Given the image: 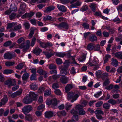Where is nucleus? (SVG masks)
I'll use <instances>...</instances> for the list:
<instances>
[{"mask_svg":"<svg viewBox=\"0 0 122 122\" xmlns=\"http://www.w3.org/2000/svg\"><path fill=\"white\" fill-rule=\"evenodd\" d=\"M46 102L48 105H51V107L55 109L57 107V104L59 102L57 101L56 98H54L50 100H47Z\"/></svg>","mask_w":122,"mask_h":122,"instance_id":"obj_1","label":"nucleus"},{"mask_svg":"<svg viewBox=\"0 0 122 122\" xmlns=\"http://www.w3.org/2000/svg\"><path fill=\"white\" fill-rule=\"evenodd\" d=\"M67 95L68 99H72L71 100V102H73L76 100L79 97L78 94H75L74 93L71 92H69L68 93Z\"/></svg>","mask_w":122,"mask_h":122,"instance_id":"obj_2","label":"nucleus"},{"mask_svg":"<svg viewBox=\"0 0 122 122\" xmlns=\"http://www.w3.org/2000/svg\"><path fill=\"white\" fill-rule=\"evenodd\" d=\"M33 107L31 105H27L25 106L22 109V112L26 114L31 111L33 109Z\"/></svg>","mask_w":122,"mask_h":122,"instance_id":"obj_3","label":"nucleus"},{"mask_svg":"<svg viewBox=\"0 0 122 122\" xmlns=\"http://www.w3.org/2000/svg\"><path fill=\"white\" fill-rule=\"evenodd\" d=\"M15 83L16 82L15 80L11 79L7 80L4 82L5 84L8 85L9 88H10L11 86H14Z\"/></svg>","mask_w":122,"mask_h":122,"instance_id":"obj_4","label":"nucleus"},{"mask_svg":"<svg viewBox=\"0 0 122 122\" xmlns=\"http://www.w3.org/2000/svg\"><path fill=\"white\" fill-rule=\"evenodd\" d=\"M33 101L30 96L27 95L23 99V102L24 103L28 104L32 102Z\"/></svg>","mask_w":122,"mask_h":122,"instance_id":"obj_5","label":"nucleus"},{"mask_svg":"<svg viewBox=\"0 0 122 122\" xmlns=\"http://www.w3.org/2000/svg\"><path fill=\"white\" fill-rule=\"evenodd\" d=\"M13 57H15V56L14 54V55H13L12 54L9 53H6L4 55V57L5 59H11Z\"/></svg>","mask_w":122,"mask_h":122,"instance_id":"obj_6","label":"nucleus"},{"mask_svg":"<svg viewBox=\"0 0 122 122\" xmlns=\"http://www.w3.org/2000/svg\"><path fill=\"white\" fill-rule=\"evenodd\" d=\"M68 72L66 69L64 67H61L60 72V74L61 76H64L67 75Z\"/></svg>","mask_w":122,"mask_h":122,"instance_id":"obj_7","label":"nucleus"},{"mask_svg":"<svg viewBox=\"0 0 122 122\" xmlns=\"http://www.w3.org/2000/svg\"><path fill=\"white\" fill-rule=\"evenodd\" d=\"M54 113L52 111L46 112L45 113V116L46 118H50L54 116Z\"/></svg>","mask_w":122,"mask_h":122,"instance_id":"obj_8","label":"nucleus"},{"mask_svg":"<svg viewBox=\"0 0 122 122\" xmlns=\"http://www.w3.org/2000/svg\"><path fill=\"white\" fill-rule=\"evenodd\" d=\"M33 101L36 100L37 99V95L33 92H30L28 95Z\"/></svg>","mask_w":122,"mask_h":122,"instance_id":"obj_9","label":"nucleus"},{"mask_svg":"<svg viewBox=\"0 0 122 122\" xmlns=\"http://www.w3.org/2000/svg\"><path fill=\"white\" fill-rule=\"evenodd\" d=\"M60 28H63L67 29L69 28V26L68 24L66 22H62L60 23Z\"/></svg>","mask_w":122,"mask_h":122,"instance_id":"obj_10","label":"nucleus"},{"mask_svg":"<svg viewBox=\"0 0 122 122\" xmlns=\"http://www.w3.org/2000/svg\"><path fill=\"white\" fill-rule=\"evenodd\" d=\"M57 6L59 10L61 11L65 12L67 11L66 9L65 6L63 5H60L59 4H57Z\"/></svg>","mask_w":122,"mask_h":122,"instance_id":"obj_11","label":"nucleus"},{"mask_svg":"<svg viewBox=\"0 0 122 122\" xmlns=\"http://www.w3.org/2000/svg\"><path fill=\"white\" fill-rule=\"evenodd\" d=\"M55 8V7L53 6H50L47 7L44 11L46 13L50 12L51 11L53 10Z\"/></svg>","mask_w":122,"mask_h":122,"instance_id":"obj_12","label":"nucleus"},{"mask_svg":"<svg viewBox=\"0 0 122 122\" xmlns=\"http://www.w3.org/2000/svg\"><path fill=\"white\" fill-rule=\"evenodd\" d=\"M22 90L17 91L16 92L12 93V94L11 97L12 98H14L16 97L17 96L20 95L22 93Z\"/></svg>","mask_w":122,"mask_h":122,"instance_id":"obj_13","label":"nucleus"},{"mask_svg":"<svg viewBox=\"0 0 122 122\" xmlns=\"http://www.w3.org/2000/svg\"><path fill=\"white\" fill-rule=\"evenodd\" d=\"M95 45L92 43L88 44L87 46V49L89 51H92L94 49Z\"/></svg>","mask_w":122,"mask_h":122,"instance_id":"obj_14","label":"nucleus"},{"mask_svg":"<svg viewBox=\"0 0 122 122\" xmlns=\"http://www.w3.org/2000/svg\"><path fill=\"white\" fill-rule=\"evenodd\" d=\"M68 78L66 77H63L60 78V81L64 84L67 83L68 81Z\"/></svg>","mask_w":122,"mask_h":122,"instance_id":"obj_15","label":"nucleus"},{"mask_svg":"<svg viewBox=\"0 0 122 122\" xmlns=\"http://www.w3.org/2000/svg\"><path fill=\"white\" fill-rule=\"evenodd\" d=\"M42 51V50L38 48H35L33 51V53L37 55H39Z\"/></svg>","mask_w":122,"mask_h":122,"instance_id":"obj_16","label":"nucleus"},{"mask_svg":"<svg viewBox=\"0 0 122 122\" xmlns=\"http://www.w3.org/2000/svg\"><path fill=\"white\" fill-rule=\"evenodd\" d=\"M25 118L26 120L31 121L33 119V117L31 114H29L25 116Z\"/></svg>","mask_w":122,"mask_h":122,"instance_id":"obj_17","label":"nucleus"},{"mask_svg":"<svg viewBox=\"0 0 122 122\" xmlns=\"http://www.w3.org/2000/svg\"><path fill=\"white\" fill-rule=\"evenodd\" d=\"M66 114V113L65 111H62L58 112L57 113V115L59 117L61 116H65Z\"/></svg>","mask_w":122,"mask_h":122,"instance_id":"obj_18","label":"nucleus"},{"mask_svg":"<svg viewBox=\"0 0 122 122\" xmlns=\"http://www.w3.org/2000/svg\"><path fill=\"white\" fill-rule=\"evenodd\" d=\"M112 64L113 66L116 67L118 65V62L117 60L114 58H112Z\"/></svg>","mask_w":122,"mask_h":122,"instance_id":"obj_19","label":"nucleus"},{"mask_svg":"<svg viewBox=\"0 0 122 122\" xmlns=\"http://www.w3.org/2000/svg\"><path fill=\"white\" fill-rule=\"evenodd\" d=\"M43 53L46 56V57L48 59L50 58L51 56H53L54 54H53L51 52L49 53L48 52L45 51H43Z\"/></svg>","mask_w":122,"mask_h":122,"instance_id":"obj_20","label":"nucleus"},{"mask_svg":"<svg viewBox=\"0 0 122 122\" xmlns=\"http://www.w3.org/2000/svg\"><path fill=\"white\" fill-rule=\"evenodd\" d=\"M115 57L120 59H122V52H118L115 54Z\"/></svg>","mask_w":122,"mask_h":122,"instance_id":"obj_21","label":"nucleus"},{"mask_svg":"<svg viewBox=\"0 0 122 122\" xmlns=\"http://www.w3.org/2000/svg\"><path fill=\"white\" fill-rule=\"evenodd\" d=\"M29 74L27 73H26L24 74L22 76V80L24 81H25L28 79L29 76Z\"/></svg>","mask_w":122,"mask_h":122,"instance_id":"obj_22","label":"nucleus"},{"mask_svg":"<svg viewBox=\"0 0 122 122\" xmlns=\"http://www.w3.org/2000/svg\"><path fill=\"white\" fill-rule=\"evenodd\" d=\"M8 98L6 95H4L3 98L1 100L3 105H5L8 101Z\"/></svg>","mask_w":122,"mask_h":122,"instance_id":"obj_23","label":"nucleus"},{"mask_svg":"<svg viewBox=\"0 0 122 122\" xmlns=\"http://www.w3.org/2000/svg\"><path fill=\"white\" fill-rule=\"evenodd\" d=\"M13 71L12 70L6 69L4 70L3 73L5 74H10L13 73Z\"/></svg>","mask_w":122,"mask_h":122,"instance_id":"obj_24","label":"nucleus"},{"mask_svg":"<svg viewBox=\"0 0 122 122\" xmlns=\"http://www.w3.org/2000/svg\"><path fill=\"white\" fill-rule=\"evenodd\" d=\"M54 54H55L57 56L60 57H63L65 56L66 54L61 52H54Z\"/></svg>","mask_w":122,"mask_h":122,"instance_id":"obj_25","label":"nucleus"},{"mask_svg":"<svg viewBox=\"0 0 122 122\" xmlns=\"http://www.w3.org/2000/svg\"><path fill=\"white\" fill-rule=\"evenodd\" d=\"M108 73H103L101 76V78L103 80H104L105 79L108 77Z\"/></svg>","mask_w":122,"mask_h":122,"instance_id":"obj_26","label":"nucleus"},{"mask_svg":"<svg viewBox=\"0 0 122 122\" xmlns=\"http://www.w3.org/2000/svg\"><path fill=\"white\" fill-rule=\"evenodd\" d=\"M30 88L34 90H36L37 89V85L34 83H33L30 85Z\"/></svg>","mask_w":122,"mask_h":122,"instance_id":"obj_27","label":"nucleus"},{"mask_svg":"<svg viewBox=\"0 0 122 122\" xmlns=\"http://www.w3.org/2000/svg\"><path fill=\"white\" fill-rule=\"evenodd\" d=\"M10 10L11 11H15L17 10V8L15 5H11L10 6Z\"/></svg>","mask_w":122,"mask_h":122,"instance_id":"obj_28","label":"nucleus"},{"mask_svg":"<svg viewBox=\"0 0 122 122\" xmlns=\"http://www.w3.org/2000/svg\"><path fill=\"white\" fill-rule=\"evenodd\" d=\"M15 63V62L14 61H7L6 62L5 65L7 66H13Z\"/></svg>","mask_w":122,"mask_h":122,"instance_id":"obj_29","label":"nucleus"},{"mask_svg":"<svg viewBox=\"0 0 122 122\" xmlns=\"http://www.w3.org/2000/svg\"><path fill=\"white\" fill-rule=\"evenodd\" d=\"M89 39L90 41L93 42L97 40V37L95 35L92 36H89Z\"/></svg>","mask_w":122,"mask_h":122,"instance_id":"obj_30","label":"nucleus"},{"mask_svg":"<svg viewBox=\"0 0 122 122\" xmlns=\"http://www.w3.org/2000/svg\"><path fill=\"white\" fill-rule=\"evenodd\" d=\"M73 87L72 85L71 84H68L65 88L66 91H69Z\"/></svg>","mask_w":122,"mask_h":122,"instance_id":"obj_31","label":"nucleus"},{"mask_svg":"<svg viewBox=\"0 0 122 122\" xmlns=\"http://www.w3.org/2000/svg\"><path fill=\"white\" fill-rule=\"evenodd\" d=\"M108 102L112 104V105H115L117 103L116 101L115 100L112 99L109 100L108 101Z\"/></svg>","mask_w":122,"mask_h":122,"instance_id":"obj_32","label":"nucleus"},{"mask_svg":"<svg viewBox=\"0 0 122 122\" xmlns=\"http://www.w3.org/2000/svg\"><path fill=\"white\" fill-rule=\"evenodd\" d=\"M24 65L23 63H19L18 64L17 66H16L15 68L18 70L21 69L23 67Z\"/></svg>","mask_w":122,"mask_h":122,"instance_id":"obj_33","label":"nucleus"},{"mask_svg":"<svg viewBox=\"0 0 122 122\" xmlns=\"http://www.w3.org/2000/svg\"><path fill=\"white\" fill-rule=\"evenodd\" d=\"M110 106V105L107 103H104L103 106V108L106 109H109Z\"/></svg>","mask_w":122,"mask_h":122,"instance_id":"obj_34","label":"nucleus"},{"mask_svg":"<svg viewBox=\"0 0 122 122\" xmlns=\"http://www.w3.org/2000/svg\"><path fill=\"white\" fill-rule=\"evenodd\" d=\"M12 43V42L11 41H8L5 42L4 43L3 46L5 47L9 46Z\"/></svg>","mask_w":122,"mask_h":122,"instance_id":"obj_35","label":"nucleus"},{"mask_svg":"<svg viewBox=\"0 0 122 122\" xmlns=\"http://www.w3.org/2000/svg\"><path fill=\"white\" fill-rule=\"evenodd\" d=\"M36 38L35 37H33L31 40V43L30 44V46H33L35 43Z\"/></svg>","mask_w":122,"mask_h":122,"instance_id":"obj_36","label":"nucleus"},{"mask_svg":"<svg viewBox=\"0 0 122 122\" xmlns=\"http://www.w3.org/2000/svg\"><path fill=\"white\" fill-rule=\"evenodd\" d=\"M86 55H84L78 59V60L80 62L83 61H84L86 58Z\"/></svg>","mask_w":122,"mask_h":122,"instance_id":"obj_37","label":"nucleus"},{"mask_svg":"<svg viewBox=\"0 0 122 122\" xmlns=\"http://www.w3.org/2000/svg\"><path fill=\"white\" fill-rule=\"evenodd\" d=\"M96 5L94 4H92L90 5V6L92 11L94 12H95L96 10Z\"/></svg>","mask_w":122,"mask_h":122,"instance_id":"obj_38","label":"nucleus"},{"mask_svg":"<svg viewBox=\"0 0 122 122\" xmlns=\"http://www.w3.org/2000/svg\"><path fill=\"white\" fill-rule=\"evenodd\" d=\"M85 113L86 112L84 110L83 108L81 109L79 111V114L80 115H84Z\"/></svg>","mask_w":122,"mask_h":122,"instance_id":"obj_39","label":"nucleus"},{"mask_svg":"<svg viewBox=\"0 0 122 122\" xmlns=\"http://www.w3.org/2000/svg\"><path fill=\"white\" fill-rule=\"evenodd\" d=\"M78 119V117L77 115H74L72 117L71 120L75 122L77 121Z\"/></svg>","mask_w":122,"mask_h":122,"instance_id":"obj_40","label":"nucleus"},{"mask_svg":"<svg viewBox=\"0 0 122 122\" xmlns=\"http://www.w3.org/2000/svg\"><path fill=\"white\" fill-rule=\"evenodd\" d=\"M51 91L50 90H46L44 94L45 96H49L51 94Z\"/></svg>","mask_w":122,"mask_h":122,"instance_id":"obj_41","label":"nucleus"},{"mask_svg":"<svg viewBox=\"0 0 122 122\" xmlns=\"http://www.w3.org/2000/svg\"><path fill=\"white\" fill-rule=\"evenodd\" d=\"M16 25V23H9L8 24V26L7 27V29L13 27L14 26Z\"/></svg>","mask_w":122,"mask_h":122,"instance_id":"obj_42","label":"nucleus"},{"mask_svg":"<svg viewBox=\"0 0 122 122\" xmlns=\"http://www.w3.org/2000/svg\"><path fill=\"white\" fill-rule=\"evenodd\" d=\"M24 25L25 26V27L26 29H28L29 28L30 25L28 21L25 22L24 23Z\"/></svg>","mask_w":122,"mask_h":122,"instance_id":"obj_43","label":"nucleus"},{"mask_svg":"<svg viewBox=\"0 0 122 122\" xmlns=\"http://www.w3.org/2000/svg\"><path fill=\"white\" fill-rule=\"evenodd\" d=\"M82 25L84 28L86 29H88L89 28V24L86 23H83Z\"/></svg>","mask_w":122,"mask_h":122,"instance_id":"obj_44","label":"nucleus"},{"mask_svg":"<svg viewBox=\"0 0 122 122\" xmlns=\"http://www.w3.org/2000/svg\"><path fill=\"white\" fill-rule=\"evenodd\" d=\"M16 14V13H12L9 15V18L10 20H13L15 18Z\"/></svg>","mask_w":122,"mask_h":122,"instance_id":"obj_45","label":"nucleus"},{"mask_svg":"<svg viewBox=\"0 0 122 122\" xmlns=\"http://www.w3.org/2000/svg\"><path fill=\"white\" fill-rule=\"evenodd\" d=\"M95 113L97 115H99V114H104L103 112L100 110H96L95 112Z\"/></svg>","mask_w":122,"mask_h":122,"instance_id":"obj_46","label":"nucleus"},{"mask_svg":"<svg viewBox=\"0 0 122 122\" xmlns=\"http://www.w3.org/2000/svg\"><path fill=\"white\" fill-rule=\"evenodd\" d=\"M59 87V86L57 83H54L52 84V87L54 89H55L56 88H58Z\"/></svg>","mask_w":122,"mask_h":122,"instance_id":"obj_47","label":"nucleus"},{"mask_svg":"<svg viewBox=\"0 0 122 122\" xmlns=\"http://www.w3.org/2000/svg\"><path fill=\"white\" fill-rule=\"evenodd\" d=\"M72 105H70L68 103L66 104V110H68L70 109Z\"/></svg>","mask_w":122,"mask_h":122,"instance_id":"obj_48","label":"nucleus"},{"mask_svg":"<svg viewBox=\"0 0 122 122\" xmlns=\"http://www.w3.org/2000/svg\"><path fill=\"white\" fill-rule=\"evenodd\" d=\"M103 103L102 101H99L96 103V106L97 107H99L102 105Z\"/></svg>","mask_w":122,"mask_h":122,"instance_id":"obj_49","label":"nucleus"},{"mask_svg":"<svg viewBox=\"0 0 122 122\" xmlns=\"http://www.w3.org/2000/svg\"><path fill=\"white\" fill-rule=\"evenodd\" d=\"M52 19V17L51 16H46L44 17L43 19L44 20H50Z\"/></svg>","mask_w":122,"mask_h":122,"instance_id":"obj_50","label":"nucleus"},{"mask_svg":"<svg viewBox=\"0 0 122 122\" xmlns=\"http://www.w3.org/2000/svg\"><path fill=\"white\" fill-rule=\"evenodd\" d=\"M71 113L73 115V116L77 115L78 113L74 109H72L70 111Z\"/></svg>","mask_w":122,"mask_h":122,"instance_id":"obj_51","label":"nucleus"},{"mask_svg":"<svg viewBox=\"0 0 122 122\" xmlns=\"http://www.w3.org/2000/svg\"><path fill=\"white\" fill-rule=\"evenodd\" d=\"M102 73V72L101 71L98 70L96 72V76L98 77H99L100 76Z\"/></svg>","mask_w":122,"mask_h":122,"instance_id":"obj_52","label":"nucleus"},{"mask_svg":"<svg viewBox=\"0 0 122 122\" xmlns=\"http://www.w3.org/2000/svg\"><path fill=\"white\" fill-rule=\"evenodd\" d=\"M45 71L43 70L42 69H38L37 71V72L41 75H43V74Z\"/></svg>","mask_w":122,"mask_h":122,"instance_id":"obj_53","label":"nucleus"},{"mask_svg":"<svg viewBox=\"0 0 122 122\" xmlns=\"http://www.w3.org/2000/svg\"><path fill=\"white\" fill-rule=\"evenodd\" d=\"M27 17H31L34 15V12H31L30 13H26Z\"/></svg>","mask_w":122,"mask_h":122,"instance_id":"obj_54","label":"nucleus"},{"mask_svg":"<svg viewBox=\"0 0 122 122\" xmlns=\"http://www.w3.org/2000/svg\"><path fill=\"white\" fill-rule=\"evenodd\" d=\"M36 74H32L30 77V79L31 80H36Z\"/></svg>","mask_w":122,"mask_h":122,"instance_id":"obj_55","label":"nucleus"},{"mask_svg":"<svg viewBox=\"0 0 122 122\" xmlns=\"http://www.w3.org/2000/svg\"><path fill=\"white\" fill-rule=\"evenodd\" d=\"M26 4L24 3H21L20 5V9L25 10V8H26Z\"/></svg>","mask_w":122,"mask_h":122,"instance_id":"obj_56","label":"nucleus"},{"mask_svg":"<svg viewBox=\"0 0 122 122\" xmlns=\"http://www.w3.org/2000/svg\"><path fill=\"white\" fill-rule=\"evenodd\" d=\"M94 50L95 51H98L100 49V46L99 44H97L95 46Z\"/></svg>","mask_w":122,"mask_h":122,"instance_id":"obj_57","label":"nucleus"},{"mask_svg":"<svg viewBox=\"0 0 122 122\" xmlns=\"http://www.w3.org/2000/svg\"><path fill=\"white\" fill-rule=\"evenodd\" d=\"M83 107V106H82L81 105H78L76 106L75 108L76 109L78 110L79 111L81 109H82V108Z\"/></svg>","mask_w":122,"mask_h":122,"instance_id":"obj_58","label":"nucleus"},{"mask_svg":"<svg viewBox=\"0 0 122 122\" xmlns=\"http://www.w3.org/2000/svg\"><path fill=\"white\" fill-rule=\"evenodd\" d=\"M110 82L108 79H107L105 80L104 82L103 83V86H106L108 84L110 83Z\"/></svg>","mask_w":122,"mask_h":122,"instance_id":"obj_59","label":"nucleus"},{"mask_svg":"<svg viewBox=\"0 0 122 122\" xmlns=\"http://www.w3.org/2000/svg\"><path fill=\"white\" fill-rule=\"evenodd\" d=\"M70 73L72 74H74L76 73L75 72V69L74 67H72L70 71Z\"/></svg>","mask_w":122,"mask_h":122,"instance_id":"obj_60","label":"nucleus"},{"mask_svg":"<svg viewBox=\"0 0 122 122\" xmlns=\"http://www.w3.org/2000/svg\"><path fill=\"white\" fill-rule=\"evenodd\" d=\"M61 76L60 75H53L52 76V77L53 79L54 80H56L59 78L60 77V76Z\"/></svg>","mask_w":122,"mask_h":122,"instance_id":"obj_61","label":"nucleus"},{"mask_svg":"<svg viewBox=\"0 0 122 122\" xmlns=\"http://www.w3.org/2000/svg\"><path fill=\"white\" fill-rule=\"evenodd\" d=\"M88 9V7L86 5L83 6L81 9V10L82 11H85Z\"/></svg>","mask_w":122,"mask_h":122,"instance_id":"obj_62","label":"nucleus"},{"mask_svg":"<svg viewBox=\"0 0 122 122\" xmlns=\"http://www.w3.org/2000/svg\"><path fill=\"white\" fill-rule=\"evenodd\" d=\"M54 92L56 94L58 95H60L61 94L60 91L58 89H56Z\"/></svg>","mask_w":122,"mask_h":122,"instance_id":"obj_63","label":"nucleus"},{"mask_svg":"<svg viewBox=\"0 0 122 122\" xmlns=\"http://www.w3.org/2000/svg\"><path fill=\"white\" fill-rule=\"evenodd\" d=\"M31 23L33 25H36V20L35 19H32L30 20Z\"/></svg>","mask_w":122,"mask_h":122,"instance_id":"obj_64","label":"nucleus"}]
</instances>
